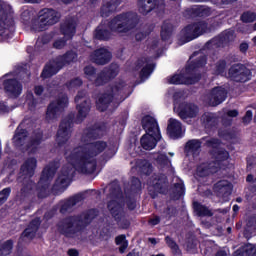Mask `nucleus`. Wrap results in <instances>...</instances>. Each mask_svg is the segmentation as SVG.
<instances>
[{
    "instance_id": "f257e3e1",
    "label": "nucleus",
    "mask_w": 256,
    "mask_h": 256,
    "mask_svg": "<svg viewBox=\"0 0 256 256\" xmlns=\"http://www.w3.org/2000/svg\"><path fill=\"white\" fill-rule=\"evenodd\" d=\"M95 133L97 131L90 132L83 138L85 143L83 146L75 148L72 152H66L68 165L62 169L54 186L59 191L69 187L75 171L79 173H93L95 171V157L107 149V143L104 141L91 142Z\"/></svg>"
},
{
    "instance_id": "f03ea898",
    "label": "nucleus",
    "mask_w": 256,
    "mask_h": 256,
    "mask_svg": "<svg viewBox=\"0 0 256 256\" xmlns=\"http://www.w3.org/2000/svg\"><path fill=\"white\" fill-rule=\"evenodd\" d=\"M205 63H207L205 56H202L196 62L190 61L184 72L169 76L167 82L170 85H193V83L199 81V76H196L195 71H197L199 67H203Z\"/></svg>"
},
{
    "instance_id": "7ed1b4c3",
    "label": "nucleus",
    "mask_w": 256,
    "mask_h": 256,
    "mask_svg": "<svg viewBox=\"0 0 256 256\" xmlns=\"http://www.w3.org/2000/svg\"><path fill=\"white\" fill-rule=\"evenodd\" d=\"M206 145L207 147H213V149H216L213 153V157L216 159V162H212L209 165L202 164L198 166L196 170L197 177H207V175H211V173H217V168L221 165V161H227V159H229V152L219 150V140L207 139Z\"/></svg>"
},
{
    "instance_id": "20e7f679",
    "label": "nucleus",
    "mask_w": 256,
    "mask_h": 256,
    "mask_svg": "<svg viewBox=\"0 0 256 256\" xmlns=\"http://www.w3.org/2000/svg\"><path fill=\"white\" fill-rule=\"evenodd\" d=\"M123 87H125L123 82L114 83L110 88V92L103 94L96 102L97 109L99 111H107V109L112 111V109L118 107L119 103L125 99L121 96V93H123Z\"/></svg>"
},
{
    "instance_id": "39448f33",
    "label": "nucleus",
    "mask_w": 256,
    "mask_h": 256,
    "mask_svg": "<svg viewBox=\"0 0 256 256\" xmlns=\"http://www.w3.org/2000/svg\"><path fill=\"white\" fill-rule=\"evenodd\" d=\"M13 8L11 5L0 0V43L13 37Z\"/></svg>"
},
{
    "instance_id": "423d86ee",
    "label": "nucleus",
    "mask_w": 256,
    "mask_h": 256,
    "mask_svg": "<svg viewBox=\"0 0 256 256\" xmlns=\"http://www.w3.org/2000/svg\"><path fill=\"white\" fill-rule=\"evenodd\" d=\"M137 14L126 13L116 16L109 24L111 33H128L137 25Z\"/></svg>"
},
{
    "instance_id": "0eeeda50",
    "label": "nucleus",
    "mask_w": 256,
    "mask_h": 256,
    "mask_svg": "<svg viewBox=\"0 0 256 256\" xmlns=\"http://www.w3.org/2000/svg\"><path fill=\"white\" fill-rule=\"evenodd\" d=\"M59 12L53 9H43L38 13V18L32 21L31 29L33 31H45L47 27L55 25L60 19Z\"/></svg>"
},
{
    "instance_id": "6e6552de",
    "label": "nucleus",
    "mask_w": 256,
    "mask_h": 256,
    "mask_svg": "<svg viewBox=\"0 0 256 256\" xmlns=\"http://www.w3.org/2000/svg\"><path fill=\"white\" fill-rule=\"evenodd\" d=\"M77 59V54L75 52H68L64 56L58 57L56 60L51 61L47 64L42 72L43 79H48V77H53V75H57L59 70L65 67V65H69V63H73Z\"/></svg>"
},
{
    "instance_id": "1a4fd4ad",
    "label": "nucleus",
    "mask_w": 256,
    "mask_h": 256,
    "mask_svg": "<svg viewBox=\"0 0 256 256\" xmlns=\"http://www.w3.org/2000/svg\"><path fill=\"white\" fill-rule=\"evenodd\" d=\"M84 73L89 81H94L95 85L99 86L107 83L109 79L117 77L119 66L117 64H112L109 69L104 70L97 77L95 76V68H93V66H87L84 69Z\"/></svg>"
},
{
    "instance_id": "9d476101",
    "label": "nucleus",
    "mask_w": 256,
    "mask_h": 256,
    "mask_svg": "<svg viewBox=\"0 0 256 256\" xmlns=\"http://www.w3.org/2000/svg\"><path fill=\"white\" fill-rule=\"evenodd\" d=\"M209 31H211V28L207 27V23L199 22L188 25L180 32V35L184 40V43H189V41H193V39H197V37L203 35V33H209Z\"/></svg>"
},
{
    "instance_id": "9b49d317",
    "label": "nucleus",
    "mask_w": 256,
    "mask_h": 256,
    "mask_svg": "<svg viewBox=\"0 0 256 256\" xmlns=\"http://www.w3.org/2000/svg\"><path fill=\"white\" fill-rule=\"evenodd\" d=\"M4 91L12 99H17L23 93V85L17 81L16 74H6L3 77Z\"/></svg>"
},
{
    "instance_id": "f8f14e48",
    "label": "nucleus",
    "mask_w": 256,
    "mask_h": 256,
    "mask_svg": "<svg viewBox=\"0 0 256 256\" xmlns=\"http://www.w3.org/2000/svg\"><path fill=\"white\" fill-rule=\"evenodd\" d=\"M227 99V90L223 87L213 88L205 97L204 101L211 107L221 105Z\"/></svg>"
},
{
    "instance_id": "ddd939ff",
    "label": "nucleus",
    "mask_w": 256,
    "mask_h": 256,
    "mask_svg": "<svg viewBox=\"0 0 256 256\" xmlns=\"http://www.w3.org/2000/svg\"><path fill=\"white\" fill-rule=\"evenodd\" d=\"M228 77L233 81L245 83V81L251 79V70L243 65L236 64L229 69Z\"/></svg>"
},
{
    "instance_id": "4468645a",
    "label": "nucleus",
    "mask_w": 256,
    "mask_h": 256,
    "mask_svg": "<svg viewBox=\"0 0 256 256\" xmlns=\"http://www.w3.org/2000/svg\"><path fill=\"white\" fill-rule=\"evenodd\" d=\"M67 105H69V100L67 99V96H62L56 102H52L48 106L46 112V119L48 121H53V119H57L61 111H63V109H65Z\"/></svg>"
},
{
    "instance_id": "2eb2a0df",
    "label": "nucleus",
    "mask_w": 256,
    "mask_h": 256,
    "mask_svg": "<svg viewBox=\"0 0 256 256\" xmlns=\"http://www.w3.org/2000/svg\"><path fill=\"white\" fill-rule=\"evenodd\" d=\"M153 9L156 11H165V1L164 0H139L138 10L142 15H147L151 13Z\"/></svg>"
},
{
    "instance_id": "dca6fc26",
    "label": "nucleus",
    "mask_w": 256,
    "mask_h": 256,
    "mask_svg": "<svg viewBox=\"0 0 256 256\" xmlns=\"http://www.w3.org/2000/svg\"><path fill=\"white\" fill-rule=\"evenodd\" d=\"M79 223H81V220L77 217L67 218L59 224V230L66 237H75V233L79 231Z\"/></svg>"
},
{
    "instance_id": "f3484780",
    "label": "nucleus",
    "mask_w": 256,
    "mask_h": 256,
    "mask_svg": "<svg viewBox=\"0 0 256 256\" xmlns=\"http://www.w3.org/2000/svg\"><path fill=\"white\" fill-rule=\"evenodd\" d=\"M64 38H59L54 42L55 49H63L67 43V39H71L75 35V22H66L61 26Z\"/></svg>"
},
{
    "instance_id": "a211bd4d",
    "label": "nucleus",
    "mask_w": 256,
    "mask_h": 256,
    "mask_svg": "<svg viewBox=\"0 0 256 256\" xmlns=\"http://www.w3.org/2000/svg\"><path fill=\"white\" fill-rule=\"evenodd\" d=\"M174 111L178 113L181 119H191L193 117H197V113H199V108L195 104H174Z\"/></svg>"
},
{
    "instance_id": "6ab92c4d",
    "label": "nucleus",
    "mask_w": 256,
    "mask_h": 256,
    "mask_svg": "<svg viewBox=\"0 0 256 256\" xmlns=\"http://www.w3.org/2000/svg\"><path fill=\"white\" fill-rule=\"evenodd\" d=\"M75 102L77 103V109H78V123H81L83 121L90 109V103L87 98H85V92H80L75 98Z\"/></svg>"
},
{
    "instance_id": "aec40b11",
    "label": "nucleus",
    "mask_w": 256,
    "mask_h": 256,
    "mask_svg": "<svg viewBox=\"0 0 256 256\" xmlns=\"http://www.w3.org/2000/svg\"><path fill=\"white\" fill-rule=\"evenodd\" d=\"M35 169H37V159H35L34 157L26 159L21 167L20 179H25L26 181H29L30 177H33V175H35Z\"/></svg>"
},
{
    "instance_id": "412c9836",
    "label": "nucleus",
    "mask_w": 256,
    "mask_h": 256,
    "mask_svg": "<svg viewBox=\"0 0 256 256\" xmlns=\"http://www.w3.org/2000/svg\"><path fill=\"white\" fill-rule=\"evenodd\" d=\"M158 141H161V134H144L141 139V147H143L146 151H151L154 147H157Z\"/></svg>"
},
{
    "instance_id": "4be33fe9",
    "label": "nucleus",
    "mask_w": 256,
    "mask_h": 256,
    "mask_svg": "<svg viewBox=\"0 0 256 256\" xmlns=\"http://www.w3.org/2000/svg\"><path fill=\"white\" fill-rule=\"evenodd\" d=\"M70 137H71V122L63 121L60 124L56 141L59 145H62V143H66V141H69Z\"/></svg>"
},
{
    "instance_id": "5701e85b",
    "label": "nucleus",
    "mask_w": 256,
    "mask_h": 256,
    "mask_svg": "<svg viewBox=\"0 0 256 256\" xmlns=\"http://www.w3.org/2000/svg\"><path fill=\"white\" fill-rule=\"evenodd\" d=\"M168 135L171 139H179L183 137V126L177 119L171 118L168 123Z\"/></svg>"
},
{
    "instance_id": "b1692460",
    "label": "nucleus",
    "mask_w": 256,
    "mask_h": 256,
    "mask_svg": "<svg viewBox=\"0 0 256 256\" xmlns=\"http://www.w3.org/2000/svg\"><path fill=\"white\" fill-rule=\"evenodd\" d=\"M142 127L146 131V133L153 135H161L159 131V124H157V120L151 116H145L142 119Z\"/></svg>"
},
{
    "instance_id": "393cba45",
    "label": "nucleus",
    "mask_w": 256,
    "mask_h": 256,
    "mask_svg": "<svg viewBox=\"0 0 256 256\" xmlns=\"http://www.w3.org/2000/svg\"><path fill=\"white\" fill-rule=\"evenodd\" d=\"M91 59L94 63H97V65H105L111 61V52L106 48L98 49L91 55Z\"/></svg>"
},
{
    "instance_id": "a878e982",
    "label": "nucleus",
    "mask_w": 256,
    "mask_h": 256,
    "mask_svg": "<svg viewBox=\"0 0 256 256\" xmlns=\"http://www.w3.org/2000/svg\"><path fill=\"white\" fill-rule=\"evenodd\" d=\"M167 181V178L165 176L157 177L152 176V178L148 182V189L151 193L154 191L155 193H163V187H165V183Z\"/></svg>"
},
{
    "instance_id": "bb28decb",
    "label": "nucleus",
    "mask_w": 256,
    "mask_h": 256,
    "mask_svg": "<svg viewBox=\"0 0 256 256\" xmlns=\"http://www.w3.org/2000/svg\"><path fill=\"white\" fill-rule=\"evenodd\" d=\"M235 39V31L233 30H226L221 33L218 37L214 38L212 40V43L214 45H217L218 47H223L224 45H227L230 41H233Z\"/></svg>"
},
{
    "instance_id": "cd10ccee",
    "label": "nucleus",
    "mask_w": 256,
    "mask_h": 256,
    "mask_svg": "<svg viewBox=\"0 0 256 256\" xmlns=\"http://www.w3.org/2000/svg\"><path fill=\"white\" fill-rule=\"evenodd\" d=\"M23 125H25V122H22L18 126L13 137V143L15 147H23V145H25V141H27V131L23 129Z\"/></svg>"
},
{
    "instance_id": "c85d7f7f",
    "label": "nucleus",
    "mask_w": 256,
    "mask_h": 256,
    "mask_svg": "<svg viewBox=\"0 0 256 256\" xmlns=\"http://www.w3.org/2000/svg\"><path fill=\"white\" fill-rule=\"evenodd\" d=\"M214 191L218 193V195L228 197V195H231V191H233V185L227 180H221L214 185Z\"/></svg>"
},
{
    "instance_id": "c756f323",
    "label": "nucleus",
    "mask_w": 256,
    "mask_h": 256,
    "mask_svg": "<svg viewBox=\"0 0 256 256\" xmlns=\"http://www.w3.org/2000/svg\"><path fill=\"white\" fill-rule=\"evenodd\" d=\"M41 141H43L41 132L35 133L34 136L27 142L26 151L29 153H35Z\"/></svg>"
},
{
    "instance_id": "7c9ffc66",
    "label": "nucleus",
    "mask_w": 256,
    "mask_h": 256,
    "mask_svg": "<svg viewBox=\"0 0 256 256\" xmlns=\"http://www.w3.org/2000/svg\"><path fill=\"white\" fill-rule=\"evenodd\" d=\"M53 175H55V168L46 167L43 170L42 177H41L38 185H39V187H41V185H44V183H45V186L43 187L44 193H47V185L49 184V181L53 177Z\"/></svg>"
},
{
    "instance_id": "2f4dec72",
    "label": "nucleus",
    "mask_w": 256,
    "mask_h": 256,
    "mask_svg": "<svg viewBox=\"0 0 256 256\" xmlns=\"http://www.w3.org/2000/svg\"><path fill=\"white\" fill-rule=\"evenodd\" d=\"M39 225H41V220L36 218L30 223L28 228L25 229L22 237H25L26 239H33V237H35V233H37V229H39Z\"/></svg>"
},
{
    "instance_id": "473e14b6",
    "label": "nucleus",
    "mask_w": 256,
    "mask_h": 256,
    "mask_svg": "<svg viewBox=\"0 0 256 256\" xmlns=\"http://www.w3.org/2000/svg\"><path fill=\"white\" fill-rule=\"evenodd\" d=\"M191 13L197 17H209L210 15H213L215 11L207 6H193L191 8Z\"/></svg>"
},
{
    "instance_id": "72a5a7b5",
    "label": "nucleus",
    "mask_w": 256,
    "mask_h": 256,
    "mask_svg": "<svg viewBox=\"0 0 256 256\" xmlns=\"http://www.w3.org/2000/svg\"><path fill=\"white\" fill-rule=\"evenodd\" d=\"M205 139H202V141L199 140H190L186 144V150L188 153H191L193 157H197L199 155V150L201 149V143H203Z\"/></svg>"
},
{
    "instance_id": "f704fd0d",
    "label": "nucleus",
    "mask_w": 256,
    "mask_h": 256,
    "mask_svg": "<svg viewBox=\"0 0 256 256\" xmlns=\"http://www.w3.org/2000/svg\"><path fill=\"white\" fill-rule=\"evenodd\" d=\"M117 1L115 0H105L101 8L102 17H108L110 13H113L117 9Z\"/></svg>"
},
{
    "instance_id": "c9c22d12",
    "label": "nucleus",
    "mask_w": 256,
    "mask_h": 256,
    "mask_svg": "<svg viewBox=\"0 0 256 256\" xmlns=\"http://www.w3.org/2000/svg\"><path fill=\"white\" fill-rule=\"evenodd\" d=\"M154 161L155 164L160 168L169 167V165H171V160H169L167 154L163 152H158L154 154Z\"/></svg>"
},
{
    "instance_id": "e433bc0d",
    "label": "nucleus",
    "mask_w": 256,
    "mask_h": 256,
    "mask_svg": "<svg viewBox=\"0 0 256 256\" xmlns=\"http://www.w3.org/2000/svg\"><path fill=\"white\" fill-rule=\"evenodd\" d=\"M256 253L255 245L247 244L241 249L237 250L233 256H253Z\"/></svg>"
},
{
    "instance_id": "4c0bfd02",
    "label": "nucleus",
    "mask_w": 256,
    "mask_h": 256,
    "mask_svg": "<svg viewBox=\"0 0 256 256\" xmlns=\"http://www.w3.org/2000/svg\"><path fill=\"white\" fill-rule=\"evenodd\" d=\"M136 170L149 175L151 173V164L146 160H139L136 162Z\"/></svg>"
},
{
    "instance_id": "58836bf2",
    "label": "nucleus",
    "mask_w": 256,
    "mask_h": 256,
    "mask_svg": "<svg viewBox=\"0 0 256 256\" xmlns=\"http://www.w3.org/2000/svg\"><path fill=\"white\" fill-rule=\"evenodd\" d=\"M95 37L96 39L105 40L109 39V37H111V34L109 33V31H107L105 25L102 24L97 27L95 31Z\"/></svg>"
},
{
    "instance_id": "ea45409f",
    "label": "nucleus",
    "mask_w": 256,
    "mask_h": 256,
    "mask_svg": "<svg viewBox=\"0 0 256 256\" xmlns=\"http://www.w3.org/2000/svg\"><path fill=\"white\" fill-rule=\"evenodd\" d=\"M108 209L110 210L113 217H115V219H117V215L121 213V205L117 203V201L109 202Z\"/></svg>"
},
{
    "instance_id": "a19ab883",
    "label": "nucleus",
    "mask_w": 256,
    "mask_h": 256,
    "mask_svg": "<svg viewBox=\"0 0 256 256\" xmlns=\"http://www.w3.org/2000/svg\"><path fill=\"white\" fill-rule=\"evenodd\" d=\"M116 244L120 245V248H119L120 253H125V250L127 249V247H129V243L125 238V235H120L116 237Z\"/></svg>"
},
{
    "instance_id": "79ce46f5",
    "label": "nucleus",
    "mask_w": 256,
    "mask_h": 256,
    "mask_svg": "<svg viewBox=\"0 0 256 256\" xmlns=\"http://www.w3.org/2000/svg\"><path fill=\"white\" fill-rule=\"evenodd\" d=\"M153 73V64H145L140 72L141 79H147Z\"/></svg>"
},
{
    "instance_id": "37998d69",
    "label": "nucleus",
    "mask_w": 256,
    "mask_h": 256,
    "mask_svg": "<svg viewBox=\"0 0 256 256\" xmlns=\"http://www.w3.org/2000/svg\"><path fill=\"white\" fill-rule=\"evenodd\" d=\"M161 37L163 41H167L171 37V26L168 23L162 25Z\"/></svg>"
},
{
    "instance_id": "c03bdc74",
    "label": "nucleus",
    "mask_w": 256,
    "mask_h": 256,
    "mask_svg": "<svg viewBox=\"0 0 256 256\" xmlns=\"http://www.w3.org/2000/svg\"><path fill=\"white\" fill-rule=\"evenodd\" d=\"M26 105L30 109V111H33L35 107H37V102L35 101V98L33 97V93L28 92L26 95Z\"/></svg>"
},
{
    "instance_id": "a18cd8bd",
    "label": "nucleus",
    "mask_w": 256,
    "mask_h": 256,
    "mask_svg": "<svg viewBox=\"0 0 256 256\" xmlns=\"http://www.w3.org/2000/svg\"><path fill=\"white\" fill-rule=\"evenodd\" d=\"M194 209L198 213V215H211V211H209V208L199 204L194 203Z\"/></svg>"
},
{
    "instance_id": "49530a36",
    "label": "nucleus",
    "mask_w": 256,
    "mask_h": 256,
    "mask_svg": "<svg viewBox=\"0 0 256 256\" xmlns=\"http://www.w3.org/2000/svg\"><path fill=\"white\" fill-rule=\"evenodd\" d=\"M74 205H77V197L70 198L68 201H66L64 205L61 207V213L69 211V209H71V207H74Z\"/></svg>"
},
{
    "instance_id": "de8ad7c7",
    "label": "nucleus",
    "mask_w": 256,
    "mask_h": 256,
    "mask_svg": "<svg viewBox=\"0 0 256 256\" xmlns=\"http://www.w3.org/2000/svg\"><path fill=\"white\" fill-rule=\"evenodd\" d=\"M241 19L243 23H253L256 19V14L254 12H245L242 14Z\"/></svg>"
},
{
    "instance_id": "09e8293b",
    "label": "nucleus",
    "mask_w": 256,
    "mask_h": 256,
    "mask_svg": "<svg viewBox=\"0 0 256 256\" xmlns=\"http://www.w3.org/2000/svg\"><path fill=\"white\" fill-rule=\"evenodd\" d=\"M12 249H13V241L8 240L3 244L0 252L2 253V255H9Z\"/></svg>"
},
{
    "instance_id": "8fccbe9b",
    "label": "nucleus",
    "mask_w": 256,
    "mask_h": 256,
    "mask_svg": "<svg viewBox=\"0 0 256 256\" xmlns=\"http://www.w3.org/2000/svg\"><path fill=\"white\" fill-rule=\"evenodd\" d=\"M166 243L174 253L179 254V246H177V243H175L169 236L166 237Z\"/></svg>"
},
{
    "instance_id": "3c124183",
    "label": "nucleus",
    "mask_w": 256,
    "mask_h": 256,
    "mask_svg": "<svg viewBox=\"0 0 256 256\" xmlns=\"http://www.w3.org/2000/svg\"><path fill=\"white\" fill-rule=\"evenodd\" d=\"M11 195V188H5L0 193V205L5 203L6 199Z\"/></svg>"
},
{
    "instance_id": "603ef678",
    "label": "nucleus",
    "mask_w": 256,
    "mask_h": 256,
    "mask_svg": "<svg viewBox=\"0 0 256 256\" xmlns=\"http://www.w3.org/2000/svg\"><path fill=\"white\" fill-rule=\"evenodd\" d=\"M225 67H227L225 61H220L216 66V75H226Z\"/></svg>"
},
{
    "instance_id": "864d4df0",
    "label": "nucleus",
    "mask_w": 256,
    "mask_h": 256,
    "mask_svg": "<svg viewBox=\"0 0 256 256\" xmlns=\"http://www.w3.org/2000/svg\"><path fill=\"white\" fill-rule=\"evenodd\" d=\"M175 191H177L178 197L185 195V185L183 182L180 181L175 184Z\"/></svg>"
},
{
    "instance_id": "5fc2aeb1",
    "label": "nucleus",
    "mask_w": 256,
    "mask_h": 256,
    "mask_svg": "<svg viewBox=\"0 0 256 256\" xmlns=\"http://www.w3.org/2000/svg\"><path fill=\"white\" fill-rule=\"evenodd\" d=\"M83 85V81L81 79L76 78L75 80L71 81L67 84L68 89H77V87H81Z\"/></svg>"
},
{
    "instance_id": "6e6d98bb",
    "label": "nucleus",
    "mask_w": 256,
    "mask_h": 256,
    "mask_svg": "<svg viewBox=\"0 0 256 256\" xmlns=\"http://www.w3.org/2000/svg\"><path fill=\"white\" fill-rule=\"evenodd\" d=\"M251 119H253V112H251V110H248L243 118V121L244 123H249Z\"/></svg>"
},
{
    "instance_id": "4d7b16f0",
    "label": "nucleus",
    "mask_w": 256,
    "mask_h": 256,
    "mask_svg": "<svg viewBox=\"0 0 256 256\" xmlns=\"http://www.w3.org/2000/svg\"><path fill=\"white\" fill-rule=\"evenodd\" d=\"M10 108L7 107V105L4 104V102H0V113H9Z\"/></svg>"
},
{
    "instance_id": "13d9d810",
    "label": "nucleus",
    "mask_w": 256,
    "mask_h": 256,
    "mask_svg": "<svg viewBox=\"0 0 256 256\" xmlns=\"http://www.w3.org/2000/svg\"><path fill=\"white\" fill-rule=\"evenodd\" d=\"M247 49H249V44L247 42L240 44V51L242 53H246Z\"/></svg>"
},
{
    "instance_id": "bf43d9fd",
    "label": "nucleus",
    "mask_w": 256,
    "mask_h": 256,
    "mask_svg": "<svg viewBox=\"0 0 256 256\" xmlns=\"http://www.w3.org/2000/svg\"><path fill=\"white\" fill-rule=\"evenodd\" d=\"M159 221H161V219H159V217H154V218H151L150 220H149V224L150 225H159Z\"/></svg>"
},
{
    "instance_id": "052dcab7",
    "label": "nucleus",
    "mask_w": 256,
    "mask_h": 256,
    "mask_svg": "<svg viewBox=\"0 0 256 256\" xmlns=\"http://www.w3.org/2000/svg\"><path fill=\"white\" fill-rule=\"evenodd\" d=\"M202 121H204V123H211V114H204L202 116Z\"/></svg>"
},
{
    "instance_id": "680f3d73",
    "label": "nucleus",
    "mask_w": 256,
    "mask_h": 256,
    "mask_svg": "<svg viewBox=\"0 0 256 256\" xmlns=\"http://www.w3.org/2000/svg\"><path fill=\"white\" fill-rule=\"evenodd\" d=\"M227 117H237L239 115V112L237 110H230L226 113Z\"/></svg>"
},
{
    "instance_id": "e2e57ef3",
    "label": "nucleus",
    "mask_w": 256,
    "mask_h": 256,
    "mask_svg": "<svg viewBox=\"0 0 256 256\" xmlns=\"http://www.w3.org/2000/svg\"><path fill=\"white\" fill-rule=\"evenodd\" d=\"M133 185L136 189H141V181H139V179L134 178L133 179Z\"/></svg>"
},
{
    "instance_id": "0e129e2a",
    "label": "nucleus",
    "mask_w": 256,
    "mask_h": 256,
    "mask_svg": "<svg viewBox=\"0 0 256 256\" xmlns=\"http://www.w3.org/2000/svg\"><path fill=\"white\" fill-rule=\"evenodd\" d=\"M68 255L69 256H79V252L75 249H70V250H68Z\"/></svg>"
},
{
    "instance_id": "69168bd1",
    "label": "nucleus",
    "mask_w": 256,
    "mask_h": 256,
    "mask_svg": "<svg viewBox=\"0 0 256 256\" xmlns=\"http://www.w3.org/2000/svg\"><path fill=\"white\" fill-rule=\"evenodd\" d=\"M41 93H43V87H41V86H36V87H35V94H36V95H41Z\"/></svg>"
},
{
    "instance_id": "338daca9",
    "label": "nucleus",
    "mask_w": 256,
    "mask_h": 256,
    "mask_svg": "<svg viewBox=\"0 0 256 256\" xmlns=\"http://www.w3.org/2000/svg\"><path fill=\"white\" fill-rule=\"evenodd\" d=\"M143 37H145V34H143V33L136 34L137 41H141V39H143Z\"/></svg>"
},
{
    "instance_id": "774afa93",
    "label": "nucleus",
    "mask_w": 256,
    "mask_h": 256,
    "mask_svg": "<svg viewBox=\"0 0 256 256\" xmlns=\"http://www.w3.org/2000/svg\"><path fill=\"white\" fill-rule=\"evenodd\" d=\"M215 256H227V252L225 251H219Z\"/></svg>"
}]
</instances>
